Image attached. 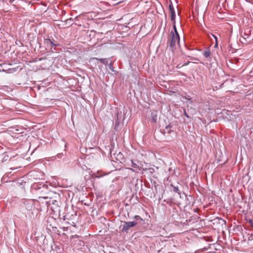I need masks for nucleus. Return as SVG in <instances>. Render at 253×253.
Returning a JSON list of instances; mask_svg holds the SVG:
<instances>
[{"mask_svg":"<svg viewBox=\"0 0 253 253\" xmlns=\"http://www.w3.org/2000/svg\"><path fill=\"white\" fill-rule=\"evenodd\" d=\"M133 218L134 220L132 221H125L123 228L122 229V232L127 233L129 229L131 227H134L138 223H140L142 221V218L139 215H135Z\"/></svg>","mask_w":253,"mask_h":253,"instance_id":"nucleus-1","label":"nucleus"},{"mask_svg":"<svg viewBox=\"0 0 253 253\" xmlns=\"http://www.w3.org/2000/svg\"><path fill=\"white\" fill-rule=\"evenodd\" d=\"M179 35H174L173 31H171L167 41V44L169 49L171 51H173L176 48V43H179Z\"/></svg>","mask_w":253,"mask_h":253,"instance_id":"nucleus-2","label":"nucleus"},{"mask_svg":"<svg viewBox=\"0 0 253 253\" xmlns=\"http://www.w3.org/2000/svg\"><path fill=\"white\" fill-rule=\"evenodd\" d=\"M45 199H47V200L45 201V203L48 208H50L51 210L54 211L56 208L59 207V204L60 203L59 200V195H58V199H55L53 198H49L48 199L47 197H42Z\"/></svg>","mask_w":253,"mask_h":253,"instance_id":"nucleus-3","label":"nucleus"},{"mask_svg":"<svg viewBox=\"0 0 253 253\" xmlns=\"http://www.w3.org/2000/svg\"><path fill=\"white\" fill-rule=\"evenodd\" d=\"M24 207L28 211H31L34 208V201L32 200H25L23 202Z\"/></svg>","mask_w":253,"mask_h":253,"instance_id":"nucleus-4","label":"nucleus"},{"mask_svg":"<svg viewBox=\"0 0 253 253\" xmlns=\"http://www.w3.org/2000/svg\"><path fill=\"white\" fill-rule=\"evenodd\" d=\"M130 164H128V165L130 166L132 168H129V169L132 170L133 172H138V170H139L138 166L132 160H130Z\"/></svg>","mask_w":253,"mask_h":253,"instance_id":"nucleus-5","label":"nucleus"},{"mask_svg":"<svg viewBox=\"0 0 253 253\" xmlns=\"http://www.w3.org/2000/svg\"><path fill=\"white\" fill-rule=\"evenodd\" d=\"M151 121L154 123H156L157 121V114L156 112H153L151 113Z\"/></svg>","mask_w":253,"mask_h":253,"instance_id":"nucleus-6","label":"nucleus"},{"mask_svg":"<svg viewBox=\"0 0 253 253\" xmlns=\"http://www.w3.org/2000/svg\"><path fill=\"white\" fill-rule=\"evenodd\" d=\"M92 59H95L98 61H101L103 64L106 65L108 64V61L106 60V59H99L98 58H93Z\"/></svg>","mask_w":253,"mask_h":253,"instance_id":"nucleus-7","label":"nucleus"},{"mask_svg":"<svg viewBox=\"0 0 253 253\" xmlns=\"http://www.w3.org/2000/svg\"><path fill=\"white\" fill-rule=\"evenodd\" d=\"M171 186L173 188V191L174 192L177 193L178 194H180V192L178 189V186H175L172 184L171 185Z\"/></svg>","mask_w":253,"mask_h":253,"instance_id":"nucleus-8","label":"nucleus"},{"mask_svg":"<svg viewBox=\"0 0 253 253\" xmlns=\"http://www.w3.org/2000/svg\"><path fill=\"white\" fill-rule=\"evenodd\" d=\"M169 10L170 13H172L173 12H175V10L174 9V7L173 6L172 3L171 1H170V4H169Z\"/></svg>","mask_w":253,"mask_h":253,"instance_id":"nucleus-9","label":"nucleus"},{"mask_svg":"<svg viewBox=\"0 0 253 253\" xmlns=\"http://www.w3.org/2000/svg\"><path fill=\"white\" fill-rule=\"evenodd\" d=\"M171 20L172 21L173 23H175V12H173L170 13Z\"/></svg>","mask_w":253,"mask_h":253,"instance_id":"nucleus-10","label":"nucleus"},{"mask_svg":"<svg viewBox=\"0 0 253 253\" xmlns=\"http://www.w3.org/2000/svg\"><path fill=\"white\" fill-rule=\"evenodd\" d=\"M203 55L204 56L207 58L208 57H209L211 55V52L209 50H207V51H205L204 52H203Z\"/></svg>","mask_w":253,"mask_h":253,"instance_id":"nucleus-11","label":"nucleus"},{"mask_svg":"<svg viewBox=\"0 0 253 253\" xmlns=\"http://www.w3.org/2000/svg\"><path fill=\"white\" fill-rule=\"evenodd\" d=\"M173 29H174V31L173 32V34L174 35H179L178 33V32L177 31V29H176V26H175V23H173Z\"/></svg>","mask_w":253,"mask_h":253,"instance_id":"nucleus-12","label":"nucleus"},{"mask_svg":"<svg viewBox=\"0 0 253 253\" xmlns=\"http://www.w3.org/2000/svg\"><path fill=\"white\" fill-rule=\"evenodd\" d=\"M170 127H171V126H166L165 129V131H167V132L168 133H170L171 131Z\"/></svg>","mask_w":253,"mask_h":253,"instance_id":"nucleus-13","label":"nucleus"},{"mask_svg":"<svg viewBox=\"0 0 253 253\" xmlns=\"http://www.w3.org/2000/svg\"><path fill=\"white\" fill-rule=\"evenodd\" d=\"M46 41L47 42H49L52 45V46H56V44H54L53 43V42H52V41L49 39H46Z\"/></svg>","mask_w":253,"mask_h":253,"instance_id":"nucleus-14","label":"nucleus"},{"mask_svg":"<svg viewBox=\"0 0 253 253\" xmlns=\"http://www.w3.org/2000/svg\"><path fill=\"white\" fill-rule=\"evenodd\" d=\"M108 66H109V69H110L112 72H114V71H115V70H114V67H113L112 63H110V64L108 65Z\"/></svg>","mask_w":253,"mask_h":253,"instance_id":"nucleus-15","label":"nucleus"},{"mask_svg":"<svg viewBox=\"0 0 253 253\" xmlns=\"http://www.w3.org/2000/svg\"><path fill=\"white\" fill-rule=\"evenodd\" d=\"M247 221L251 224V225L253 227V219H249Z\"/></svg>","mask_w":253,"mask_h":253,"instance_id":"nucleus-16","label":"nucleus"},{"mask_svg":"<svg viewBox=\"0 0 253 253\" xmlns=\"http://www.w3.org/2000/svg\"><path fill=\"white\" fill-rule=\"evenodd\" d=\"M70 217H70V214H66V215H65L64 216V219H69V218H70Z\"/></svg>","mask_w":253,"mask_h":253,"instance_id":"nucleus-17","label":"nucleus"},{"mask_svg":"<svg viewBox=\"0 0 253 253\" xmlns=\"http://www.w3.org/2000/svg\"><path fill=\"white\" fill-rule=\"evenodd\" d=\"M184 114L186 117L189 118V116L188 115L185 110H184Z\"/></svg>","mask_w":253,"mask_h":253,"instance_id":"nucleus-18","label":"nucleus"},{"mask_svg":"<svg viewBox=\"0 0 253 253\" xmlns=\"http://www.w3.org/2000/svg\"><path fill=\"white\" fill-rule=\"evenodd\" d=\"M212 36L214 38V39H215V41H217V37L216 36L214 35H212Z\"/></svg>","mask_w":253,"mask_h":253,"instance_id":"nucleus-19","label":"nucleus"},{"mask_svg":"<svg viewBox=\"0 0 253 253\" xmlns=\"http://www.w3.org/2000/svg\"><path fill=\"white\" fill-rule=\"evenodd\" d=\"M218 45L217 41H215V44L214 45V47H217Z\"/></svg>","mask_w":253,"mask_h":253,"instance_id":"nucleus-20","label":"nucleus"},{"mask_svg":"<svg viewBox=\"0 0 253 253\" xmlns=\"http://www.w3.org/2000/svg\"><path fill=\"white\" fill-rule=\"evenodd\" d=\"M77 216V215L75 213V214H72L71 215V216L73 217H76Z\"/></svg>","mask_w":253,"mask_h":253,"instance_id":"nucleus-21","label":"nucleus"},{"mask_svg":"<svg viewBox=\"0 0 253 253\" xmlns=\"http://www.w3.org/2000/svg\"><path fill=\"white\" fill-rule=\"evenodd\" d=\"M101 176H97V175H96V177H101Z\"/></svg>","mask_w":253,"mask_h":253,"instance_id":"nucleus-22","label":"nucleus"},{"mask_svg":"<svg viewBox=\"0 0 253 253\" xmlns=\"http://www.w3.org/2000/svg\"><path fill=\"white\" fill-rule=\"evenodd\" d=\"M251 236H253V233H252V234H251Z\"/></svg>","mask_w":253,"mask_h":253,"instance_id":"nucleus-23","label":"nucleus"}]
</instances>
